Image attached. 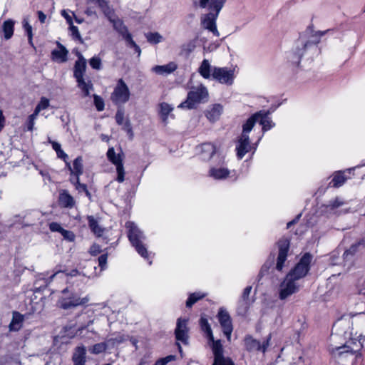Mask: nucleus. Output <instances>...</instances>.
<instances>
[{"mask_svg":"<svg viewBox=\"0 0 365 365\" xmlns=\"http://www.w3.org/2000/svg\"><path fill=\"white\" fill-rule=\"evenodd\" d=\"M350 322L349 320L341 318L338 319L333 325L331 340L336 341L338 338H341L344 343L341 346H331V352L335 356L342 357L346 355H354L358 353L365 345V335L354 334L351 330Z\"/></svg>","mask_w":365,"mask_h":365,"instance_id":"nucleus-1","label":"nucleus"},{"mask_svg":"<svg viewBox=\"0 0 365 365\" xmlns=\"http://www.w3.org/2000/svg\"><path fill=\"white\" fill-rule=\"evenodd\" d=\"M125 227L128 229V239L136 252L145 259H150V254L147 250L145 241L146 237L143 232L133 222H127Z\"/></svg>","mask_w":365,"mask_h":365,"instance_id":"nucleus-2","label":"nucleus"},{"mask_svg":"<svg viewBox=\"0 0 365 365\" xmlns=\"http://www.w3.org/2000/svg\"><path fill=\"white\" fill-rule=\"evenodd\" d=\"M61 297L58 301V306L63 309H70L83 306L90 301L88 295L81 297L78 292L68 288L61 292Z\"/></svg>","mask_w":365,"mask_h":365,"instance_id":"nucleus-3","label":"nucleus"},{"mask_svg":"<svg viewBox=\"0 0 365 365\" xmlns=\"http://www.w3.org/2000/svg\"><path fill=\"white\" fill-rule=\"evenodd\" d=\"M209 93L207 88L203 85L191 88L188 92L185 101L179 104L178 108L182 109H194L200 103L206 102L208 100Z\"/></svg>","mask_w":365,"mask_h":365,"instance_id":"nucleus-4","label":"nucleus"},{"mask_svg":"<svg viewBox=\"0 0 365 365\" xmlns=\"http://www.w3.org/2000/svg\"><path fill=\"white\" fill-rule=\"evenodd\" d=\"M252 130V124L244 123L242 125V132L236 145L237 156L238 159L241 160L245 155L246 153L253 149V153L257 149V144L252 145L250 144L249 133Z\"/></svg>","mask_w":365,"mask_h":365,"instance_id":"nucleus-5","label":"nucleus"},{"mask_svg":"<svg viewBox=\"0 0 365 365\" xmlns=\"http://www.w3.org/2000/svg\"><path fill=\"white\" fill-rule=\"evenodd\" d=\"M302 287L301 282L295 281L291 275L286 274L278 286V297L280 300H286L297 293Z\"/></svg>","mask_w":365,"mask_h":365,"instance_id":"nucleus-6","label":"nucleus"},{"mask_svg":"<svg viewBox=\"0 0 365 365\" xmlns=\"http://www.w3.org/2000/svg\"><path fill=\"white\" fill-rule=\"evenodd\" d=\"M220 163L217 165H212L210 166L207 175L215 180H224L230 178L232 181H236L239 178L236 171L230 170L221 158L220 159Z\"/></svg>","mask_w":365,"mask_h":365,"instance_id":"nucleus-7","label":"nucleus"},{"mask_svg":"<svg viewBox=\"0 0 365 365\" xmlns=\"http://www.w3.org/2000/svg\"><path fill=\"white\" fill-rule=\"evenodd\" d=\"M318 43V41H307L304 38L300 37L295 43L294 47L287 55V60L294 65H298L306 49L313 44Z\"/></svg>","mask_w":365,"mask_h":365,"instance_id":"nucleus-8","label":"nucleus"},{"mask_svg":"<svg viewBox=\"0 0 365 365\" xmlns=\"http://www.w3.org/2000/svg\"><path fill=\"white\" fill-rule=\"evenodd\" d=\"M312 257L309 253L304 254L299 262L292 269L287 275H291V278L295 281L301 282L309 271V265L312 262Z\"/></svg>","mask_w":365,"mask_h":365,"instance_id":"nucleus-9","label":"nucleus"},{"mask_svg":"<svg viewBox=\"0 0 365 365\" xmlns=\"http://www.w3.org/2000/svg\"><path fill=\"white\" fill-rule=\"evenodd\" d=\"M235 68L228 67H215L212 73V80L219 83L231 86L235 78Z\"/></svg>","mask_w":365,"mask_h":365,"instance_id":"nucleus-10","label":"nucleus"},{"mask_svg":"<svg viewBox=\"0 0 365 365\" xmlns=\"http://www.w3.org/2000/svg\"><path fill=\"white\" fill-rule=\"evenodd\" d=\"M130 90L123 79H119L110 96V99L116 105H122L130 99Z\"/></svg>","mask_w":365,"mask_h":365,"instance_id":"nucleus-11","label":"nucleus"},{"mask_svg":"<svg viewBox=\"0 0 365 365\" xmlns=\"http://www.w3.org/2000/svg\"><path fill=\"white\" fill-rule=\"evenodd\" d=\"M208 344L214 354L212 365H235L230 358L223 356V347L220 340H215L212 336V339H208Z\"/></svg>","mask_w":365,"mask_h":365,"instance_id":"nucleus-12","label":"nucleus"},{"mask_svg":"<svg viewBox=\"0 0 365 365\" xmlns=\"http://www.w3.org/2000/svg\"><path fill=\"white\" fill-rule=\"evenodd\" d=\"M269 111L260 110L250 116L245 123H251L252 129L255 123L259 121L262 126V131L264 133L274 126V123L269 116Z\"/></svg>","mask_w":365,"mask_h":365,"instance_id":"nucleus-13","label":"nucleus"},{"mask_svg":"<svg viewBox=\"0 0 365 365\" xmlns=\"http://www.w3.org/2000/svg\"><path fill=\"white\" fill-rule=\"evenodd\" d=\"M107 158L116 168L117 178L118 182H123L125 180V170L123 164V154L122 152L116 154L114 148H110L107 151Z\"/></svg>","mask_w":365,"mask_h":365,"instance_id":"nucleus-14","label":"nucleus"},{"mask_svg":"<svg viewBox=\"0 0 365 365\" xmlns=\"http://www.w3.org/2000/svg\"><path fill=\"white\" fill-rule=\"evenodd\" d=\"M189 329L187 327V320L179 318L177 320L176 328L175 329V335L177 340V344L180 352H182L181 346L179 341L185 345L188 344L189 340Z\"/></svg>","mask_w":365,"mask_h":365,"instance_id":"nucleus-15","label":"nucleus"},{"mask_svg":"<svg viewBox=\"0 0 365 365\" xmlns=\"http://www.w3.org/2000/svg\"><path fill=\"white\" fill-rule=\"evenodd\" d=\"M271 340V334L261 344L258 340L254 339L252 336L248 335L245 338V346L247 351H259L264 353L268 346H269Z\"/></svg>","mask_w":365,"mask_h":365,"instance_id":"nucleus-16","label":"nucleus"},{"mask_svg":"<svg viewBox=\"0 0 365 365\" xmlns=\"http://www.w3.org/2000/svg\"><path fill=\"white\" fill-rule=\"evenodd\" d=\"M217 318L224 334L226 336L227 341H230L233 327L229 313L225 309L220 308L218 312Z\"/></svg>","mask_w":365,"mask_h":365,"instance_id":"nucleus-17","label":"nucleus"},{"mask_svg":"<svg viewBox=\"0 0 365 365\" xmlns=\"http://www.w3.org/2000/svg\"><path fill=\"white\" fill-rule=\"evenodd\" d=\"M220 11H209L208 14H205L201 18V23L202 26L212 32L215 36H220V33L217 29L216 20Z\"/></svg>","mask_w":365,"mask_h":365,"instance_id":"nucleus-18","label":"nucleus"},{"mask_svg":"<svg viewBox=\"0 0 365 365\" xmlns=\"http://www.w3.org/2000/svg\"><path fill=\"white\" fill-rule=\"evenodd\" d=\"M279 253L277 259L276 269L282 271L287 260L289 248V242L287 239H282L278 242Z\"/></svg>","mask_w":365,"mask_h":365,"instance_id":"nucleus-19","label":"nucleus"},{"mask_svg":"<svg viewBox=\"0 0 365 365\" xmlns=\"http://www.w3.org/2000/svg\"><path fill=\"white\" fill-rule=\"evenodd\" d=\"M106 16L113 24L114 29L117 31L126 41L128 40V36H131V34L128 32V29L124 25L123 22L120 19L115 18L113 9L111 10L110 15Z\"/></svg>","mask_w":365,"mask_h":365,"instance_id":"nucleus-20","label":"nucleus"},{"mask_svg":"<svg viewBox=\"0 0 365 365\" xmlns=\"http://www.w3.org/2000/svg\"><path fill=\"white\" fill-rule=\"evenodd\" d=\"M199 158L204 161L210 160L212 157L215 156L216 148L210 143H203L200 146Z\"/></svg>","mask_w":365,"mask_h":365,"instance_id":"nucleus-21","label":"nucleus"},{"mask_svg":"<svg viewBox=\"0 0 365 365\" xmlns=\"http://www.w3.org/2000/svg\"><path fill=\"white\" fill-rule=\"evenodd\" d=\"M226 0H199L198 6L209 11H220Z\"/></svg>","mask_w":365,"mask_h":365,"instance_id":"nucleus-22","label":"nucleus"},{"mask_svg":"<svg viewBox=\"0 0 365 365\" xmlns=\"http://www.w3.org/2000/svg\"><path fill=\"white\" fill-rule=\"evenodd\" d=\"M223 112V107L219 103H215L205 111V115L209 121L214 123L217 121Z\"/></svg>","mask_w":365,"mask_h":365,"instance_id":"nucleus-23","label":"nucleus"},{"mask_svg":"<svg viewBox=\"0 0 365 365\" xmlns=\"http://www.w3.org/2000/svg\"><path fill=\"white\" fill-rule=\"evenodd\" d=\"M57 49L51 52V59L57 63H64L68 60V50L59 42H57Z\"/></svg>","mask_w":365,"mask_h":365,"instance_id":"nucleus-24","label":"nucleus"},{"mask_svg":"<svg viewBox=\"0 0 365 365\" xmlns=\"http://www.w3.org/2000/svg\"><path fill=\"white\" fill-rule=\"evenodd\" d=\"M178 68V64L171 61L165 65L155 66L152 68L151 71L158 75H169L176 71Z\"/></svg>","mask_w":365,"mask_h":365,"instance_id":"nucleus-25","label":"nucleus"},{"mask_svg":"<svg viewBox=\"0 0 365 365\" xmlns=\"http://www.w3.org/2000/svg\"><path fill=\"white\" fill-rule=\"evenodd\" d=\"M215 66H212L207 59H204L198 69L197 72L205 79H212L213 70Z\"/></svg>","mask_w":365,"mask_h":365,"instance_id":"nucleus-26","label":"nucleus"},{"mask_svg":"<svg viewBox=\"0 0 365 365\" xmlns=\"http://www.w3.org/2000/svg\"><path fill=\"white\" fill-rule=\"evenodd\" d=\"M66 167L71 172L70 177L77 176L80 178V175L83 173V159L81 157L76 158L71 166L69 162H66Z\"/></svg>","mask_w":365,"mask_h":365,"instance_id":"nucleus-27","label":"nucleus"},{"mask_svg":"<svg viewBox=\"0 0 365 365\" xmlns=\"http://www.w3.org/2000/svg\"><path fill=\"white\" fill-rule=\"evenodd\" d=\"M86 68V61L81 54H79L78 59L75 63L73 71V75L76 80L83 78Z\"/></svg>","mask_w":365,"mask_h":365,"instance_id":"nucleus-28","label":"nucleus"},{"mask_svg":"<svg viewBox=\"0 0 365 365\" xmlns=\"http://www.w3.org/2000/svg\"><path fill=\"white\" fill-rule=\"evenodd\" d=\"M58 201L60 205L66 208H71L75 205L73 197L66 190H63L60 192Z\"/></svg>","mask_w":365,"mask_h":365,"instance_id":"nucleus-29","label":"nucleus"},{"mask_svg":"<svg viewBox=\"0 0 365 365\" xmlns=\"http://www.w3.org/2000/svg\"><path fill=\"white\" fill-rule=\"evenodd\" d=\"M24 320V316L18 312H13V317L11 322L9 324L10 331H19L23 324Z\"/></svg>","mask_w":365,"mask_h":365,"instance_id":"nucleus-30","label":"nucleus"},{"mask_svg":"<svg viewBox=\"0 0 365 365\" xmlns=\"http://www.w3.org/2000/svg\"><path fill=\"white\" fill-rule=\"evenodd\" d=\"M78 83V87L81 89L83 93V96H88L90 95L91 91L93 90V83L90 80L87 81L85 79L81 78L76 80Z\"/></svg>","mask_w":365,"mask_h":365,"instance_id":"nucleus-31","label":"nucleus"},{"mask_svg":"<svg viewBox=\"0 0 365 365\" xmlns=\"http://www.w3.org/2000/svg\"><path fill=\"white\" fill-rule=\"evenodd\" d=\"M14 24L15 22L12 19H7L3 23L2 31L6 40H9L12 37L14 31Z\"/></svg>","mask_w":365,"mask_h":365,"instance_id":"nucleus-32","label":"nucleus"},{"mask_svg":"<svg viewBox=\"0 0 365 365\" xmlns=\"http://www.w3.org/2000/svg\"><path fill=\"white\" fill-rule=\"evenodd\" d=\"M86 349L84 346H78L76 348L73 356V361L75 365H84L86 361Z\"/></svg>","mask_w":365,"mask_h":365,"instance_id":"nucleus-33","label":"nucleus"},{"mask_svg":"<svg viewBox=\"0 0 365 365\" xmlns=\"http://www.w3.org/2000/svg\"><path fill=\"white\" fill-rule=\"evenodd\" d=\"M88 226L94 235L97 237L102 236L104 232V228L99 225L98 221L94 218V217L88 216Z\"/></svg>","mask_w":365,"mask_h":365,"instance_id":"nucleus-34","label":"nucleus"},{"mask_svg":"<svg viewBox=\"0 0 365 365\" xmlns=\"http://www.w3.org/2000/svg\"><path fill=\"white\" fill-rule=\"evenodd\" d=\"M70 182L74 185L76 190L79 193L83 192L86 193V195L88 198H91V193L89 192V191L87 189L86 185L83 184V183H81L80 182V179H79L78 177H77V176L70 177Z\"/></svg>","mask_w":365,"mask_h":365,"instance_id":"nucleus-35","label":"nucleus"},{"mask_svg":"<svg viewBox=\"0 0 365 365\" xmlns=\"http://www.w3.org/2000/svg\"><path fill=\"white\" fill-rule=\"evenodd\" d=\"M128 339V336L122 334H116L113 336L108 338L106 341L110 347V349L113 348L116 346H118L120 344L125 341Z\"/></svg>","mask_w":365,"mask_h":365,"instance_id":"nucleus-36","label":"nucleus"},{"mask_svg":"<svg viewBox=\"0 0 365 365\" xmlns=\"http://www.w3.org/2000/svg\"><path fill=\"white\" fill-rule=\"evenodd\" d=\"M359 245V242L352 245L349 250L344 252L343 255L344 261L345 262V265H347L348 267L351 265L354 255L357 251V248Z\"/></svg>","mask_w":365,"mask_h":365,"instance_id":"nucleus-37","label":"nucleus"},{"mask_svg":"<svg viewBox=\"0 0 365 365\" xmlns=\"http://www.w3.org/2000/svg\"><path fill=\"white\" fill-rule=\"evenodd\" d=\"M200 325L202 331L205 334L207 339H212L213 334L212 329L208 323L207 319L205 317H201L200 319Z\"/></svg>","mask_w":365,"mask_h":365,"instance_id":"nucleus-38","label":"nucleus"},{"mask_svg":"<svg viewBox=\"0 0 365 365\" xmlns=\"http://www.w3.org/2000/svg\"><path fill=\"white\" fill-rule=\"evenodd\" d=\"M173 108L167 103L160 104V114L164 123H167L169 114L173 111Z\"/></svg>","mask_w":365,"mask_h":365,"instance_id":"nucleus-39","label":"nucleus"},{"mask_svg":"<svg viewBox=\"0 0 365 365\" xmlns=\"http://www.w3.org/2000/svg\"><path fill=\"white\" fill-rule=\"evenodd\" d=\"M91 2L96 4L101 9L105 16H109L113 9L110 7L107 0H89Z\"/></svg>","mask_w":365,"mask_h":365,"instance_id":"nucleus-40","label":"nucleus"},{"mask_svg":"<svg viewBox=\"0 0 365 365\" xmlns=\"http://www.w3.org/2000/svg\"><path fill=\"white\" fill-rule=\"evenodd\" d=\"M22 26L23 29H24L29 40V43L31 46H34L33 44V31H32V26L29 22V18L24 17L22 21Z\"/></svg>","mask_w":365,"mask_h":365,"instance_id":"nucleus-41","label":"nucleus"},{"mask_svg":"<svg viewBox=\"0 0 365 365\" xmlns=\"http://www.w3.org/2000/svg\"><path fill=\"white\" fill-rule=\"evenodd\" d=\"M206 294L202 292H194L190 294L186 301V307H191L198 300L204 298Z\"/></svg>","mask_w":365,"mask_h":365,"instance_id":"nucleus-42","label":"nucleus"},{"mask_svg":"<svg viewBox=\"0 0 365 365\" xmlns=\"http://www.w3.org/2000/svg\"><path fill=\"white\" fill-rule=\"evenodd\" d=\"M346 180V178L344 176V173L339 171L334 175L331 182L330 183L333 184V187H339L345 182Z\"/></svg>","mask_w":365,"mask_h":365,"instance_id":"nucleus-43","label":"nucleus"},{"mask_svg":"<svg viewBox=\"0 0 365 365\" xmlns=\"http://www.w3.org/2000/svg\"><path fill=\"white\" fill-rule=\"evenodd\" d=\"M110 349L107 341L98 343L93 345L89 349V351L94 354H98L104 352L106 349Z\"/></svg>","mask_w":365,"mask_h":365,"instance_id":"nucleus-44","label":"nucleus"},{"mask_svg":"<svg viewBox=\"0 0 365 365\" xmlns=\"http://www.w3.org/2000/svg\"><path fill=\"white\" fill-rule=\"evenodd\" d=\"M147 41L153 44H157L163 41V36L158 32H149L145 34Z\"/></svg>","mask_w":365,"mask_h":365,"instance_id":"nucleus-45","label":"nucleus"},{"mask_svg":"<svg viewBox=\"0 0 365 365\" xmlns=\"http://www.w3.org/2000/svg\"><path fill=\"white\" fill-rule=\"evenodd\" d=\"M48 106L49 100L45 97H42L35 108L34 112L38 115L41 110L46 109Z\"/></svg>","mask_w":365,"mask_h":365,"instance_id":"nucleus-46","label":"nucleus"},{"mask_svg":"<svg viewBox=\"0 0 365 365\" xmlns=\"http://www.w3.org/2000/svg\"><path fill=\"white\" fill-rule=\"evenodd\" d=\"M93 101H94V105L97 109L98 111H102L104 110V108H105V103H104V101L103 99L96 95V94H94L93 96Z\"/></svg>","mask_w":365,"mask_h":365,"instance_id":"nucleus-47","label":"nucleus"},{"mask_svg":"<svg viewBox=\"0 0 365 365\" xmlns=\"http://www.w3.org/2000/svg\"><path fill=\"white\" fill-rule=\"evenodd\" d=\"M38 115L34 111V113L28 117L26 121L27 130L32 131L34 130L35 121Z\"/></svg>","mask_w":365,"mask_h":365,"instance_id":"nucleus-48","label":"nucleus"},{"mask_svg":"<svg viewBox=\"0 0 365 365\" xmlns=\"http://www.w3.org/2000/svg\"><path fill=\"white\" fill-rule=\"evenodd\" d=\"M89 64L92 68L100 70L101 68V60L99 57L93 56L89 61Z\"/></svg>","mask_w":365,"mask_h":365,"instance_id":"nucleus-49","label":"nucleus"},{"mask_svg":"<svg viewBox=\"0 0 365 365\" xmlns=\"http://www.w3.org/2000/svg\"><path fill=\"white\" fill-rule=\"evenodd\" d=\"M61 234L63 239L68 242H73L75 240L76 235L72 231L63 229Z\"/></svg>","mask_w":365,"mask_h":365,"instance_id":"nucleus-50","label":"nucleus"},{"mask_svg":"<svg viewBox=\"0 0 365 365\" xmlns=\"http://www.w3.org/2000/svg\"><path fill=\"white\" fill-rule=\"evenodd\" d=\"M175 359V356L169 355L164 358H161L155 361L153 365H166L168 363Z\"/></svg>","mask_w":365,"mask_h":365,"instance_id":"nucleus-51","label":"nucleus"},{"mask_svg":"<svg viewBox=\"0 0 365 365\" xmlns=\"http://www.w3.org/2000/svg\"><path fill=\"white\" fill-rule=\"evenodd\" d=\"M121 125L123 126V130H124L129 135L130 138L132 139L133 136V133L130 120L128 119H126L125 123H123Z\"/></svg>","mask_w":365,"mask_h":365,"instance_id":"nucleus-52","label":"nucleus"},{"mask_svg":"<svg viewBox=\"0 0 365 365\" xmlns=\"http://www.w3.org/2000/svg\"><path fill=\"white\" fill-rule=\"evenodd\" d=\"M128 45L134 48L135 52L138 53V56L140 55L141 50L139 46H138L135 42L133 40L132 36H128V40L126 41Z\"/></svg>","mask_w":365,"mask_h":365,"instance_id":"nucleus-53","label":"nucleus"},{"mask_svg":"<svg viewBox=\"0 0 365 365\" xmlns=\"http://www.w3.org/2000/svg\"><path fill=\"white\" fill-rule=\"evenodd\" d=\"M116 123L121 125L125 123L124 111L122 109H118L115 113Z\"/></svg>","mask_w":365,"mask_h":365,"instance_id":"nucleus-54","label":"nucleus"},{"mask_svg":"<svg viewBox=\"0 0 365 365\" xmlns=\"http://www.w3.org/2000/svg\"><path fill=\"white\" fill-rule=\"evenodd\" d=\"M107 254H103L98 257V265L101 267V270H103L107 267Z\"/></svg>","mask_w":365,"mask_h":365,"instance_id":"nucleus-55","label":"nucleus"},{"mask_svg":"<svg viewBox=\"0 0 365 365\" xmlns=\"http://www.w3.org/2000/svg\"><path fill=\"white\" fill-rule=\"evenodd\" d=\"M49 229L51 232H58L59 233L62 232L63 228L61 225L58 222H51L49 224Z\"/></svg>","mask_w":365,"mask_h":365,"instance_id":"nucleus-56","label":"nucleus"},{"mask_svg":"<svg viewBox=\"0 0 365 365\" xmlns=\"http://www.w3.org/2000/svg\"><path fill=\"white\" fill-rule=\"evenodd\" d=\"M70 30L71 32V36H73V38L78 39L81 41H82L81 37V35H80V33H79V31H78V29L77 26H71L70 27Z\"/></svg>","mask_w":365,"mask_h":365,"instance_id":"nucleus-57","label":"nucleus"},{"mask_svg":"<svg viewBox=\"0 0 365 365\" xmlns=\"http://www.w3.org/2000/svg\"><path fill=\"white\" fill-rule=\"evenodd\" d=\"M344 204V202L342 200L339 198H336L334 200L330 202L328 206L330 207L331 210H334L343 205Z\"/></svg>","mask_w":365,"mask_h":365,"instance_id":"nucleus-58","label":"nucleus"},{"mask_svg":"<svg viewBox=\"0 0 365 365\" xmlns=\"http://www.w3.org/2000/svg\"><path fill=\"white\" fill-rule=\"evenodd\" d=\"M272 263V262H267L262 265V267L260 269V272H259L260 276H263L264 274H265L268 272Z\"/></svg>","mask_w":365,"mask_h":365,"instance_id":"nucleus-59","label":"nucleus"},{"mask_svg":"<svg viewBox=\"0 0 365 365\" xmlns=\"http://www.w3.org/2000/svg\"><path fill=\"white\" fill-rule=\"evenodd\" d=\"M89 252L92 255H96L101 252V247L98 245L94 244L91 247Z\"/></svg>","mask_w":365,"mask_h":365,"instance_id":"nucleus-60","label":"nucleus"},{"mask_svg":"<svg viewBox=\"0 0 365 365\" xmlns=\"http://www.w3.org/2000/svg\"><path fill=\"white\" fill-rule=\"evenodd\" d=\"M56 155L58 158L63 159L66 163L68 162V155L61 148L57 150Z\"/></svg>","mask_w":365,"mask_h":365,"instance_id":"nucleus-61","label":"nucleus"},{"mask_svg":"<svg viewBox=\"0 0 365 365\" xmlns=\"http://www.w3.org/2000/svg\"><path fill=\"white\" fill-rule=\"evenodd\" d=\"M251 290H252V287H250V286H248L245 288L243 293H242V298L244 299H247L249 297V295L251 292Z\"/></svg>","mask_w":365,"mask_h":365,"instance_id":"nucleus-62","label":"nucleus"},{"mask_svg":"<svg viewBox=\"0 0 365 365\" xmlns=\"http://www.w3.org/2000/svg\"><path fill=\"white\" fill-rule=\"evenodd\" d=\"M48 142L51 144L53 149L57 153V150H60L61 148V144L53 141L51 140H49Z\"/></svg>","mask_w":365,"mask_h":365,"instance_id":"nucleus-63","label":"nucleus"},{"mask_svg":"<svg viewBox=\"0 0 365 365\" xmlns=\"http://www.w3.org/2000/svg\"><path fill=\"white\" fill-rule=\"evenodd\" d=\"M38 20L41 24H43L46 21V16L44 14V13L41 11H38Z\"/></svg>","mask_w":365,"mask_h":365,"instance_id":"nucleus-64","label":"nucleus"}]
</instances>
